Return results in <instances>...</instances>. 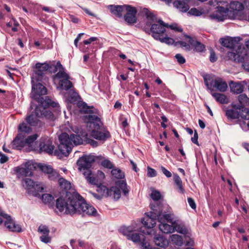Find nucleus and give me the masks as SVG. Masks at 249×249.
<instances>
[{
    "instance_id": "48",
    "label": "nucleus",
    "mask_w": 249,
    "mask_h": 249,
    "mask_svg": "<svg viewBox=\"0 0 249 249\" xmlns=\"http://www.w3.org/2000/svg\"><path fill=\"white\" fill-rule=\"evenodd\" d=\"M169 32V30L170 29L175 32H181L182 29L176 23H173L171 25L168 24V27L166 28Z\"/></svg>"
},
{
    "instance_id": "54",
    "label": "nucleus",
    "mask_w": 249,
    "mask_h": 249,
    "mask_svg": "<svg viewBox=\"0 0 249 249\" xmlns=\"http://www.w3.org/2000/svg\"><path fill=\"white\" fill-rule=\"evenodd\" d=\"M192 235L190 237H185V245L186 246H193L194 245V240L191 237Z\"/></svg>"
},
{
    "instance_id": "20",
    "label": "nucleus",
    "mask_w": 249,
    "mask_h": 249,
    "mask_svg": "<svg viewBox=\"0 0 249 249\" xmlns=\"http://www.w3.org/2000/svg\"><path fill=\"white\" fill-rule=\"evenodd\" d=\"M38 232L41 234L39 237L40 241L45 244L51 242L52 238L50 236V230L48 227L45 225H40L38 229Z\"/></svg>"
},
{
    "instance_id": "36",
    "label": "nucleus",
    "mask_w": 249,
    "mask_h": 249,
    "mask_svg": "<svg viewBox=\"0 0 249 249\" xmlns=\"http://www.w3.org/2000/svg\"><path fill=\"white\" fill-rule=\"evenodd\" d=\"M171 35V33L170 32H168L167 33H165L164 35L162 36L160 39H158L157 40L160 41L162 43H165L168 45H172L173 44L175 41L174 40L168 36Z\"/></svg>"
},
{
    "instance_id": "4",
    "label": "nucleus",
    "mask_w": 249,
    "mask_h": 249,
    "mask_svg": "<svg viewBox=\"0 0 249 249\" xmlns=\"http://www.w3.org/2000/svg\"><path fill=\"white\" fill-rule=\"evenodd\" d=\"M142 13L145 15L146 18V25L150 26V28H144L146 33L151 36L156 40L164 35L165 33L168 32L166 29L168 27V24L164 23L161 19H157L156 17L147 8H143Z\"/></svg>"
},
{
    "instance_id": "17",
    "label": "nucleus",
    "mask_w": 249,
    "mask_h": 249,
    "mask_svg": "<svg viewBox=\"0 0 249 249\" xmlns=\"http://www.w3.org/2000/svg\"><path fill=\"white\" fill-rule=\"evenodd\" d=\"M35 168V164L32 161H28L20 166L16 167L15 171L22 176L30 177L33 175V171Z\"/></svg>"
},
{
    "instance_id": "19",
    "label": "nucleus",
    "mask_w": 249,
    "mask_h": 249,
    "mask_svg": "<svg viewBox=\"0 0 249 249\" xmlns=\"http://www.w3.org/2000/svg\"><path fill=\"white\" fill-rule=\"evenodd\" d=\"M124 7L126 11V14L124 16L125 21L129 24L135 23L136 22V15L137 12L136 8L128 5H125Z\"/></svg>"
},
{
    "instance_id": "40",
    "label": "nucleus",
    "mask_w": 249,
    "mask_h": 249,
    "mask_svg": "<svg viewBox=\"0 0 249 249\" xmlns=\"http://www.w3.org/2000/svg\"><path fill=\"white\" fill-rule=\"evenodd\" d=\"M77 106L81 112H83L86 113L93 112L92 110V108H90L87 105L83 102H78L77 103Z\"/></svg>"
},
{
    "instance_id": "16",
    "label": "nucleus",
    "mask_w": 249,
    "mask_h": 249,
    "mask_svg": "<svg viewBox=\"0 0 249 249\" xmlns=\"http://www.w3.org/2000/svg\"><path fill=\"white\" fill-rule=\"evenodd\" d=\"M4 220H5V226L9 231L14 232H20L21 231L20 225L17 224L10 216L4 213L0 208V224L2 223Z\"/></svg>"
},
{
    "instance_id": "30",
    "label": "nucleus",
    "mask_w": 249,
    "mask_h": 249,
    "mask_svg": "<svg viewBox=\"0 0 249 249\" xmlns=\"http://www.w3.org/2000/svg\"><path fill=\"white\" fill-rule=\"evenodd\" d=\"M234 109H228L226 112L227 117L231 119H239V108L235 105L233 106Z\"/></svg>"
},
{
    "instance_id": "27",
    "label": "nucleus",
    "mask_w": 249,
    "mask_h": 249,
    "mask_svg": "<svg viewBox=\"0 0 249 249\" xmlns=\"http://www.w3.org/2000/svg\"><path fill=\"white\" fill-rule=\"evenodd\" d=\"M40 150L52 154L53 153L54 146L52 145L50 140H46L45 142H41L39 144Z\"/></svg>"
},
{
    "instance_id": "45",
    "label": "nucleus",
    "mask_w": 249,
    "mask_h": 249,
    "mask_svg": "<svg viewBox=\"0 0 249 249\" xmlns=\"http://www.w3.org/2000/svg\"><path fill=\"white\" fill-rule=\"evenodd\" d=\"M42 199L44 203L51 204L54 201L53 197L50 194H45L42 196Z\"/></svg>"
},
{
    "instance_id": "53",
    "label": "nucleus",
    "mask_w": 249,
    "mask_h": 249,
    "mask_svg": "<svg viewBox=\"0 0 249 249\" xmlns=\"http://www.w3.org/2000/svg\"><path fill=\"white\" fill-rule=\"evenodd\" d=\"M85 176V177L87 179V181L91 183V184H95L97 182V180H96V179L94 178V177H91V174L90 175H84Z\"/></svg>"
},
{
    "instance_id": "10",
    "label": "nucleus",
    "mask_w": 249,
    "mask_h": 249,
    "mask_svg": "<svg viewBox=\"0 0 249 249\" xmlns=\"http://www.w3.org/2000/svg\"><path fill=\"white\" fill-rule=\"evenodd\" d=\"M158 209L154 205H151L152 211L145 213V215L142 219V223L145 228L151 229L154 228L156 225L157 219L159 220V217L161 215L162 210L159 206H157Z\"/></svg>"
},
{
    "instance_id": "14",
    "label": "nucleus",
    "mask_w": 249,
    "mask_h": 249,
    "mask_svg": "<svg viewBox=\"0 0 249 249\" xmlns=\"http://www.w3.org/2000/svg\"><path fill=\"white\" fill-rule=\"evenodd\" d=\"M94 161L95 157L91 155H85L80 158L77 161L78 170L84 175L91 174L89 169Z\"/></svg>"
},
{
    "instance_id": "22",
    "label": "nucleus",
    "mask_w": 249,
    "mask_h": 249,
    "mask_svg": "<svg viewBox=\"0 0 249 249\" xmlns=\"http://www.w3.org/2000/svg\"><path fill=\"white\" fill-rule=\"evenodd\" d=\"M159 222L160 224L159 225L160 230L164 233H170L174 232L173 224L169 225L163 221L162 216L159 217Z\"/></svg>"
},
{
    "instance_id": "63",
    "label": "nucleus",
    "mask_w": 249,
    "mask_h": 249,
    "mask_svg": "<svg viewBox=\"0 0 249 249\" xmlns=\"http://www.w3.org/2000/svg\"><path fill=\"white\" fill-rule=\"evenodd\" d=\"M90 194L97 200H101L103 197L100 194H97L94 193H90Z\"/></svg>"
},
{
    "instance_id": "31",
    "label": "nucleus",
    "mask_w": 249,
    "mask_h": 249,
    "mask_svg": "<svg viewBox=\"0 0 249 249\" xmlns=\"http://www.w3.org/2000/svg\"><path fill=\"white\" fill-rule=\"evenodd\" d=\"M38 135L34 134L32 136H29L25 138V142L26 146H28L32 150H35L36 147L34 146V144L36 143V140L37 139Z\"/></svg>"
},
{
    "instance_id": "50",
    "label": "nucleus",
    "mask_w": 249,
    "mask_h": 249,
    "mask_svg": "<svg viewBox=\"0 0 249 249\" xmlns=\"http://www.w3.org/2000/svg\"><path fill=\"white\" fill-rule=\"evenodd\" d=\"M59 177V174L56 171L53 170L48 175V178L51 180H54Z\"/></svg>"
},
{
    "instance_id": "34",
    "label": "nucleus",
    "mask_w": 249,
    "mask_h": 249,
    "mask_svg": "<svg viewBox=\"0 0 249 249\" xmlns=\"http://www.w3.org/2000/svg\"><path fill=\"white\" fill-rule=\"evenodd\" d=\"M174 180L176 185L177 186V189L179 193L184 194L185 190L182 186V182L181 179L177 174L174 175Z\"/></svg>"
},
{
    "instance_id": "59",
    "label": "nucleus",
    "mask_w": 249,
    "mask_h": 249,
    "mask_svg": "<svg viewBox=\"0 0 249 249\" xmlns=\"http://www.w3.org/2000/svg\"><path fill=\"white\" fill-rule=\"evenodd\" d=\"M140 223H135L132 224L131 225L128 226L127 227H131V228H135V229H136V230H135V231H140L141 228L140 227Z\"/></svg>"
},
{
    "instance_id": "28",
    "label": "nucleus",
    "mask_w": 249,
    "mask_h": 249,
    "mask_svg": "<svg viewBox=\"0 0 249 249\" xmlns=\"http://www.w3.org/2000/svg\"><path fill=\"white\" fill-rule=\"evenodd\" d=\"M185 37L188 40L191 46L197 52H201L203 51L204 46L200 42L197 41L195 38H192L189 36H185Z\"/></svg>"
},
{
    "instance_id": "9",
    "label": "nucleus",
    "mask_w": 249,
    "mask_h": 249,
    "mask_svg": "<svg viewBox=\"0 0 249 249\" xmlns=\"http://www.w3.org/2000/svg\"><path fill=\"white\" fill-rule=\"evenodd\" d=\"M32 131L31 128L25 123H22L18 127V134L12 141L11 145L13 148L20 149L26 146L25 138L26 135L30 133Z\"/></svg>"
},
{
    "instance_id": "55",
    "label": "nucleus",
    "mask_w": 249,
    "mask_h": 249,
    "mask_svg": "<svg viewBox=\"0 0 249 249\" xmlns=\"http://www.w3.org/2000/svg\"><path fill=\"white\" fill-rule=\"evenodd\" d=\"M175 57L178 62L180 64H183L185 62V58L180 54H177L175 55Z\"/></svg>"
},
{
    "instance_id": "44",
    "label": "nucleus",
    "mask_w": 249,
    "mask_h": 249,
    "mask_svg": "<svg viewBox=\"0 0 249 249\" xmlns=\"http://www.w3.org/2000/svg\"><path fill=\"white\" fill-rule=\"evenodd\" d=\"M238 100L242 106L249 105V98L245 94H240L238 96Z\"/></svg>"
},
{
    "instance_id": "60",
    "label": "nucleus",
    "mask_w": 249,
    "mask_h": 249,
    "mask_svg": "<svg viewBox=\"0 0 249 249\" xmlns=\"http://www.w3.org/2000/svg\"><path fill=\"white\" fill-rule=\"evenodd\" d=\"M198 134L196 131L194 133V137L192 138L191 140L192 142L195 144H198Z\"/></svg>"
},
{
    "instance_id": "15",
    "label": "nucleus",
    "mask_w": 249,
    "mask_h": 249,
    "mask_svg": "<svg viewBox=\"0 0 249 249\" xmlns=\"http://www.w3.org/2000/svg\"><path fill=\"white\" fill-rule=\"evenodd\" d=\"M121 190L126 196L129 192L127 184L124 180H119L116 182L115 185L109 189L108 197H110L115 200L119 199L121 196Z\"/></svg>"
},
{
    "instance_id": "2",
    "label": "nucleus",
    "mask_w": 249,
    "mask_h": 249,
    "mask_svg": "<svg viewBox=\"0 0 249 249\" xmlns=\"http://www.w3.org/2000/svg\"><path fill=\"white\" fill-rule=\"evenodd\" d=\"M39 81L35 80L33 81L32 77V90L31 93V97L35 100L31 103V114L26 118L27 123L30 125H36L37 124L38 118L44 116L47 119L52 120L53 119V115L52 111L48 110L49 106L53 107H57V103L53 102L51 99L46 97H40V95L47 94L46 88L41 84L38 83Z\"/></svg>"
},
{
    "instance_id": "49",
    "label": "nucleus",
    "mask_w": 249,
    "mask_h": 249,
    "mask_svg": "<svg viewBox=\"0 0 249 249\" xmlns=\"http://www.w3.org/2000/svg\"><path fill=\"white\" fill-rule=\"evenodd\" d=\"M101 164L103 167L108 169H112L113 168L112 163L109 160L107 159H104L101 162Z\"/></svg>"
},
{
    "instance_id": "5",
    "label": "nucleus",
    "mask_w": 249,
    "mask_h": 249,
    "mask_svg": "<svg viewBox=\"0 0 249 249\" xmlns=\"http://www.w3.org/2000/svg\"><path fill=\"white\" fill-rule=\"evenodd\" d=\"M240 38L226 36L220 39V43L226 48L231 49V51L227 53L226 59L235 62H242L246 55V50L240 45Z\"/></svg>"
},
{
    "instance_id": "8",
    "label": "nucleus",
    "mask_w": 249,
    "mask_h": 249,
    "mask_svg": "<svg viewBox=\"0 0 249 249\" xmlns=\"http://www.w3.org/2000/svg\"><path fill=\"white\" fill-rule=\"evenodd\" d=\"M135 230V228L123 226L120 228V232L134 243H141L142 249H152V246L145 240L143 234L133 233Z\"/></svg>"
},
{
    "instance_id": "23",
    "label": "nucleus",
    "mask_w": 249,
    "mask_h": 249,
    "mask_svg": "<svg viewBox=\"0 0 249 249\" xmlns=\"http://www.w3.org/2000/svg\"><path fill=\"white\" fill-rule=\"evenodd\" d=\"M153 241L155 245L162 248H166L169 244V242L167 238L159 234L155 235Z\"/></svg>"
},
{
    "instance_id": "13",
    "label": "nucleus",
    "mask_w": 249,
    "mask_h": 249,
    "mask_svg": "<svg viewBox=\"0 0 249 249\" xmlns=\"http://www.w3.org/2000/svg\"><path fill=\"white\" fill-rule=\"evenodd\" d=\"M244 8V5L238 1H232L230 2L229 9H228V18L231 19H246L248 16H245L243 10Z\"/></svg>"
},
{
    "instance_id": "26",
    "label": "nucleus",
    "mask_w": 249,
    "mask_h": 249,
    "mask_svg": "<svg viewBox=\"0 0 249 249\" xmlns=\"http://www.w3.org/2000/svg\"><path fill=\"white\" fill-rule=\"evenodd\" d=\"M174 232L176 231L177 232L184 235L185 237H190L192 235L191 232L183 225L182 224H179L177 223H175L173 224Z\"/></svg>"
},
{
    "instance_id": "47",
    "label": "nucleus",
    "mask_w": 249,
    "mask_h": 249,
    "mask_svg": "<svg viewBox=\"0 0 249 249\" xmlns=\"http://www.w3.org/2000/svg\"><path fill=\"white\" fill-rule=\"evenodd\" d=\"M38 166L42 172L47 174L48 175L53 170L50 165L46 164H39Z\"/></svg>"
},
{
    "instance_id": "56",
    "label": "nucleus",
    "mask_w": 249,
    "mask_h": 249,
    "mask_svg": "<svg viewBox=\"0 0 249 249\" xmlns=\"http://www.w3.org/2000/svg\"><path fill=\"white\" fill-rule=\"evenodd\" d=\"M161 171L163 174L167 178H170L172 176V173L167 170L165 167L161 166Z\"/></svg>"
},
{
    "instance_id": "18",
    "label": "nucleus",
    "mask_w": 249,
    "mask_h": 249,
    "mask_svg": "<svg viewBox=\"0 0 249 249\" xmlns=\"http://www.w3.org/2000/svg\"><path fill=\"white\" fill-rule=\"evenodd\" d=\"M36 71L33 73V81H42L43 79L44 72L49 69V65L47 63H37L36 65Z\"/></svg>"
},
{
    "instance_id": "39",
    "label": "nucleus",
    "mask_w": 249,
    "mask_h": 249,
    "mask_svg": "<svg viewBox=\"0 0 249 249\" xmlns=\"http://www.w3.org/2000/svg\"><path fill=\"white\" fill-rule=\"evenodd\" d=\"M44 185L42 183L35 182V187L33 188V192L31 193L34 196H37L38 192H41L43 191Z\"/></svg>"
},
{
    "instance_id": "21",
    "label": "nucleus",
    "mask_w": 249,
    "mask_h": 249,
    "mask_svg": "<svg viewBox=\"0 0 249 249\" xmlns=\"http://www.w3.org/2000/svg\"><path fill=\"white\" fill-rule=\"evenodd\" d=\"M160 210H162V213L161 216L163 218V221L166 220L167 222L170 223L171 224H174L175 223L174 218V214L171 213H165L166 212L164 211L166 209L167 212H169L171 208L167 205H159Z\"/></svg>"
},
{
    "instance_id": "33",
    "label": "nucleus",
    "mask_w": 249,
    "mask_h": 249,
    "mask_svg": "<svg viewBox=\"0 0 249 249\" xmlns=\"http://www.w3.org/2000/svg\"><path fill=\"white\" fill-rule=\"evenodd\" d=\"M169 239L173 244L178 246H181L183 244V239L182 236L174 234L170 236Z\"/></svg>"
},
{
    "instance_id": "37",
    "label": "nucleus",
    "mask_w": 249,
    "mask_h": 249,
    "mask_svg": "<svg viewBox=\"0 0 249 249\" xmlns=\"http://www.w3.org/2000/svg\"><path fill=\"white\" fill-rule=\"evenodd\" d=\"M150 196L154 201L153 203L151 204V205L152 204L154 205L155 206L157 207V209H158V205H161V204H159V203L158 202V201L160 198L161 196L160 194L159 191L153 190L150 195Z\"/></svg>"
},
{
    "instance_id": "3",
    "label": "nucleus",
    "mask_w": 249,
    "mask_h": 249,
    "mask_svg": "<svg viewBox=\"0 0 249 249\" xmlns=\"http://www.w3.org/2000/svg\"><path fill=\"white\" fill-rule=\"evenodd\" d=\"M73 132H70V134L62 133L59 137L60 142L58 146V150H56L54 153L58 156L62 155L68 156L71 150L73 145H80L83 143L82 137H86L87 134L83 131L81 128L76 126L71 127Z\"/></svg>"
},
{
    "instance_id": "12",
    "label": "nucleus",
    "mask_w": 249,
    "mask_h": 249,
    "mask_svg": "<svg viewBox=\"0 0 249 249\" xmlns=\"http://www.w3.org/2000/svg\"><path fill=\"white\" fill-rule=\"evenodd\" d=\"M213 3V0L209 1L208 3L210 6L208 7L209 13L207 16L210 18L218 21H222L228 18L227 8L221 6H211Z\"/></svg>"
},
{
    "instance_id": "32",
    "label": "nucleus",
    "mask_w": 249,
    "mask_h": 249,
    "mask_svg": "<svg viewBox=\"0 0 249 249\" xmlns=\"http://www.w3.org/2000/svg\"><path fill=\"white\" fill-rule=\"evenodd\" d=\"M111 12L114 15L121 17L122 16V12L124 9H125L124 5H110L109 6Z\"/></svg>"
},
{
    "instance_id": "52",
    "label": "nucleus",
    "mask_w": 249,
    "mask_h": 249,
    "mask_svg": "<svg viewBox=\"0 0 249 249\" xmlns=\"http://www.w3.org/2000/svg\"><path fill=\"white\" fill-rule=\"evenodd\" d=\"M147 176L149 177H155L157 176L156 171L150 167H147Z\"/></svg>"
},
{
    "instance_id": "1",
    "label": "nucleus",
    "mask_w": 249,
    "mask_h": 249,
    "mask_svg": "<svg viewBox=\"0 0 249 249\" xmlns=\"http://www.w3.org/2000/svg\"><path fill=\"white\" fill-rule=\"evenodd\" d=\"M58 184L61 189L65 190L56 201V207L59 212L67 214H82L96 216V210L86 203L84 199L77 193L68 191L71 188L70 181L63 178H59Z\"/></svg>"
},
{
    "instance_id": "24",
    "label": "nucleus",
    "mask_w": 249,
    "mask_h": 249,
    "mask_svg": "<svg viewBox=\"0 0 249 249\" xmlns=\"http://www.w3.org/2000/svg\"><path fill=\"white\" fill-rule=\"evenodd\" d=\"M245 83V81L241 82H235L231 81L229 82V86L231 92L236 94H240L243 91L244 87L243 84Z\"/></svg>"
},
{
    "instance_id": "62",
    "label": "nucleus",
    "mask_w": 249,
    "mask_h": 249,
    "mask_svg": "<svg viewBox=\"0 0 249 249\" xmlns=\"http://www.w3.org/2000/svg\"><path fill=\"white\" fill-rule=\"evenodd\" d=\"M217 59V57L215 56V54L214 52H211L210 57V60L212 62H214L216 61Z\"/></svg>"
},
{
    "instance_id": "41",
    "label": "nucleus",
    "mask_w": 249,
    "mask_h": 249,
    "mask_svg": "<svg viewBox=\"0 0 249 249\" xmlns=\"http://www.w3.org/2000/svg\"><path fill=\"white\" fill-rule=\"evenodd\" d=\"M239 119L249 120V109L242 107H239Z\"/></svg>"
},
{
    "instance_id": "7",
    "label": "nucleus",
    "mask_w": 249,
    "mask_h": 249,
    "mask_svg": "<svg viewBox=\"0 0 249 249\" xmlns=\"http://www.w3.org/2000/svg\"><path fill=\"white\" fill-rule=\"evenodd\" d=\"M55 68L59 71L53 78L55 84H57V89L60 90L61 94H63V90H69L72 86V83L69 80V75L64 71L63 67L60 62L56 64Z\"/></svg>"
},
{
    "instance_id": "61",
    "label": "nucleus",
    "mask_w": 249,
    "mask_h": 249,
    "mask_svg": "<svg viewBox=\"0 0 249 249\" xmlns=\"http://www.w3.org/2000/svg\"><path fill=\"white\" fill-rule=\"evenodd\" d=\"M97 39L96 37H91L89 39L84 41V43L86 45L90 44L91 42L96 41Z\"/></svg>"
},
{
    "instance_id": "51",
    "label": "nucleus",
    "mask_w": 249,
    "mask_h": 249,
    "mask_svg": "<svg viewBox=\"0 0 249 249\" xmlns=\"http://www.w3.org/2000/svg\"><path fill=\"white\" fill-rule=\"evenodd\" d=\"M162 90L161 91V95L165 97H169L170 94V90L166 87L165 84L161 86Z\"/></svg>"
},
{
    "instance_id": "58",
    "label": "nucleus",
    "mask_w": 249,
    "mask_h": 249,
    "mask_svg": "<svg viewBox=\"0 0 249 249\" xmlns=\"http://www.w3.org/2000/svg\"><path fill=\"white\" fill-rule=\"evenodd\" d=\"M0 162L1 163L6 162L8 160V157L0 152Z\"/></svg>"
},
{
    "instance_id": "29",
    "label": "nucleus",
    "mask_w": 249,
    "mask_h": 249,
    "mask_svg": "<svg viewBox=\"0 0 249 249\" xmlns=\"http://www.w3.org/2000/svg\"><path fill=\"white\" fill-rule=\"evenodd\" d=\"M174 7L181 12H186L189 9V5L183 0H178L173 3Z\"/></svg>"
},
{
    "instance_id": "46",
    "label": "nucleus",
    "mask_w": 249,
    "mask_h": 249,
    "mask_svg": "<svg viewBox=\"0 0 249 249\" xmlns=\"http://www.w3.org/2000/svg\"><path fill=\"white\" fill-rule=\"evenodd\" d=\"M185 36H187L186 35H184L183 36L184 39L185 40V41H178L176 43V45L177 44H179L180 45L181 47H182L183 48H184L185 49L189 50L190 48V46H191L190 44L189 43V42L188 41V40H187L186 39Z\"/></svg>"
},
{
    "instance_id": "43",
    "label": "nucleus",
    "mask_w": 249,
    "mask_h": 249,
    "mask_svg": "<svg viewBox=\"0 0 249 249\" xmlns=\"http://www.w3.org/2000/svg\"><path fill=\"white\" fill-rule=\"evenodd\" d=\"M97 191L102 196V197H108L109 189H108L106 186L104 185L99 186L97 187Z\"/></svg>"
},
{
    "instance_id": "38",
    "label": "nucleus",
    "mask_w": 249,
    "mask_h": 249,
    "mask_svg": "<svg viewBox=\"0 0 249 249\" xmlns=\"http://www.w3.org/2000/svg\"><path fill=\"white\" fill-rule=\"evenodd\" d=\"M35 182L31 179L26 178L23 180V186L28 190V192L31 193V192H33V188L35 187Z\"/></svg>"
},
{
    "instance_id": "57",
    "label": "nucleus",
    "mask_w": 249,
    "mask_h": 249,
    "mask_svg": "<svg viewBox=\"0 0 249 249\" xmlns=\"http://www.w3.org/2000/svg\"><path fill=\"white\" fill-rule=\"evenodd\" d=\"M188 202L189 205L190 206V207L193 209H196V203H195L194 200H193V199H192V198H190V197L188 198Z\"/></svg>"
},
{
    "instance_id": "25",
    "label": "nucleus",
    "mask_w": 249,
    "mask_h": 249,
    "mask_svg": "<svg viewBox=\"0 0 249 249\" xmlns=\"http://www.w3.org/2000/svg\"><path fill=\"white\" fill-rule=\"evenodd\" d=\"M209 13V10L207 6L200 7L198 9L196 8H191L188 12V14L195 16H200L204 15L206 16Z\"/></svg>"
},
{
    "instance_id": "6",
    "label": "nucleus",
    "mask_w": 249,
    "mask_h": 249,
    "mask_svg": "<svg viewBox=\"0 0 249 249\" xmlns=\"http://www.w3.org/2000/svg\"><path fill=\"white\" fill-rule=\"evenodd\" d=\"M86 117L88 120L87 125L88 131L93 138L104 141L110 137L109 132L102 128V123L97 116L89 114Z\"/></svg>"
},
{
    "instance_id": "42",
    "label": "nucleus",
    "mask_w": 249,
    "mask_h": 249,
    "mask_svg": "<svg viewBox=\"0 0 249 249\" xmlns=\"http://www.w3.org/2000/svg\"><path fill=\"white\" fill-rule=\"evenodd\" d=\"M112 175L116 178H123L124 177V174L120 169L113 168L111 170Z\"/></svg>"
},
{
    "instance_id": "64",
    "label": "nucleus",
    "mask_w": 249,
    "mask_h": 249,
    "mask_svg": "<svg viewBox=\"0 0 249 249\" xmlns=\"http://www.w3.org/2000/svg\"><path fill=\"white\" fill-rule=\"evenodd\" d=\"M97 175L100 179H104L105 177V174L101 171L98 170L97 171Z\"/></svg>"
},
{
    "instance_id": "11",
    "label": "nucleus",
    "mask_w": 249,
    "mask_h": 249,
    "mask_svg": "<svg viewBox=\"0 0 249 249\" xmlns=\"http://www.w3.org/2000/svg\"><path fill=\"white\" fill-rule=\"evenodd\" d=\"M203 78L205 85L211 91L213 90L212 87L216 88L221 92L226 91L228 88L227 83L221 78H213V76L210 74H206Z\"/></svg>"
},
{
    "instance_id": "35",
    "label": "nucleus",
    "mask_w": 249,
    "mask_h": 249,
    "mask_svg": "<svg viewBox=\"0 0 249 249\" xmlns=\"http://www.w3.org/2000/svg\"><path fill=\"white\" fill-rule=\"evenodd\" d=\"M212 95L214 98L215 100L221 104H225L228 102V99L226 96L221 93H214L211 91Z\"/></svg>"
}]
</instances>
